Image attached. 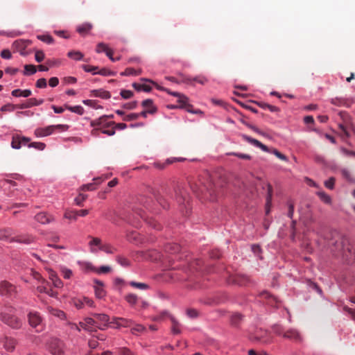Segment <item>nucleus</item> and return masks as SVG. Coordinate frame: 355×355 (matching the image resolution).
Listing matches in <instances>:
<instances>
[{"instance_id":"45","label":"nucleus","mask_w":355,"mask_h":355,"mask_svg":"<svg viewBox=\"0 0 355 355\" xmlns=\"http://www.w3.org/2000/svg\"><path fill=\"white\" fill-rule=\"evenodd\" d=\"M139 73H137V70L132 67L126 68L125 70L121 73V76H138Z\"/></svg>"},{"instance_id":"37","label":"nucleus","mask_w":355,"mask_h":355,"mask_svg":"<svg viewBox=\"0 0 355 355\" xmlns=\"http://www.w3.org/2000/svg\"><path fill=\"white\" fill-rule=\"evenodd\" d=\"M96 283L99 285L100 286H96L95 288V295L98 298H102L105 295V291L102 288L103 283L100 281H96Z\"/></svg>"},{"instance_id":"56","label":"nucleus","mask_w":355,"mask_h":355,"mask_svg":"<svg viewBox=\"0 0 355 355\" xmlns=\"http://www.w3.org/2000/svg\"><path fill=\"white\" fill-rule=\"evenodd\" d=\"M121 97L124 99H128L133 96V92L130 90L122 89L120 92Z\"/></svg>"},{"instance_id":"10","label":"nucleus","mask_w":355,"mask_h":355,"mask_svg":"<svg viewBox=\"0 0 355 355\" xmlns=\"http://www.w3.org/2000/svg\"><path fill=\"white\" fill-rule=\"evenodd\" d=\"M96 52L97 53H101L104 52L106 54V55L112 62H115L116 60H119L120 59L119 58H112V55L113 54V51L111 49H110L106 44H105L103 42H100L96 45Z\"/></svg>"},{"instance_id":"16","label":"nucleus","mask_w":355,"mask_h":355,"mask_svg":"<svg viewBox=\"0 0 355 355\" xmlns=\"http://www.w3.org/2000/svg\"><path fill=\"white\" fill-rule=\"evenodd\" d=\"M29 324L34 328L38 327L41 322L42 318L37 312H30L28 315Z\"/></svg>"},{"instance_id":"9","label":"nucleus","mask_w":355,"mask_h":355,"mask_svg":"<svg viewBox=\"0 0 355 355\" xmlns=\"http://www.w3.org/2000/svg\"><path fill=\"white\" fill-rule=\"evenodd\" d=\"M108 119L107 115H103L98 119H96L95 120H92L90 122V125L92 127H96V128H105L107 127H109L112 125L114 124V122H107V119Z\"/></svg>"},{"instance_id":"27","label":"nucleus","mask_w":355,"mask_h":355,"mask_svg":"<svg viewBox=\"0 0 355 355\" xmlns=\"http://www.w3.org/2000/svg\"><path fill=\"white\" fill-rule=\"evenodd\" d=\"M53 132V127L52 125L47 126L44 128H37L35 131L37 137H46Z\"/></svg>"},{"instance_id":"33","label":"nucleus","mask_w":355,"mask_h":355,"mask_svg":"<svg viewBox=\"0 0 355 355\" xmlns=\"http://www.w3.org/2000/svg\"><path fill=\"white\" fill-rule=\"evenodd\" d=\"M89 245L91 248V252L95 253L97 252V250L94 248V246H98V248L100 249L101 245H102L101 240L97 237L92 238Z\"/></svg>"},{"instance_id":"25","label":"nucleus","mask_w":355,"mask_h":355,"mask_svg":"<svg viewBox=\"0 0 355 355\" xmlns=\"http://www.w3.org/2000/svg\"><path fill=\"white\" fill-rule=\"evenodd\" d=\"M91 96L94 97H99L103 99H108L111 97L110 93L103 89L92 90Z\"/></svg>"},{"instance_id":"1","label":"nucleus","mask_w":355,"mask_h":355,"mask_svg":"<svg viewBox=\"0 0 355 355\" xmlns=\"http://www.w3.org/2000/svg\"><path fill=\"white\" fill-rule=\"evenodd\" d=\"M191 189L197 195L202 194L204 198L214 200L216 198V187L213 183V179L208 172H204L198 180L191 184Z\"/></svg>"},{"instance_id":"35","label":"nucleus","mask_w":355,"mask_h":355,"mask_svg":"<svg viewBox=\"0 0 355 355\" xmlns=\"http://www.w3.org/2000/svg\"><path fill=\"white\" fill-rule=\"evenodd\" d=\"M24 67V74L25 76L33 75L37 71V67L33 64H25Z\"/></svg>"},{"instance_id":"4","label":"nucleus","mask_w":355,"mask_h":355,"mask_svg":"<svg viewBox=\"0 0 355 355\" xmlns=\"http://www.w3.org/2000/svg\"><path fill=\"white\" fill-rule=\"evenodd\" d=\"M16 286L10 282L3 280L0 282V295L1 296L12 298L17 295Z\"/></svg>"},{"instance_id":"28","label":"nucleus","mask_w":355,"mask_h":355,"mask_svg":"<svg viewBox=\"0 0 355 355\" xmlns=\"http://www.w3.org/2000/svg\"><path fill=\"white\" fill-rule=\"evenodd\" d=\"M243 138L246 141L250 142V144H253L254 146L260 148L263 151H265V152H270L268 148L266 145H264L262 143H261L259 141H258V140H257L255 139L251 138V137H250L248 136H246V135H244Z\"/></svg>"},{"instance_id":"41","label":"nucleus","mask_w":355,"mask_h":355,"mask_svg":"<svg viewBox=\"0 0 355 355\" xmlns=\"http://www.w3.org/2000/svg\"><path fill=\"white\" fill-rule=\"evenodd\" d=\"M67 55L75 60H80L83 58V54L81 52L75 51H69Z\"/></svg>"},{"instance_id":"24","label":"nucleus","mask_w":355,"mask_h":355,"mask_svg":"<svg viewBox=\"0 0 355 355\" xmlns=\"http://www.w3.org/2000/svg\"><path fill=\"white\" fill-rule=\"evenodd\" d=\"M3 347L7 351L12 352L14 350L17 344V340L13 338L6 336L3 340Z\"/></svg>"},{"instance_id":"6","label":"nucleus","mask_w":355,"mask_h":355,"mask_svg":"<svg viewBox=\"0 0 355 355\" xmlns=\"http://www.w3.org/2000/svg\"><path fill=\"white\" fill-rule=\"evenodd\" d=\"M254 338L261 343L268 344L272 342V336L268 331L259 329L255 331Z\"/></svg>"},{"instance_id":"51","label":"nucleus","mask_w":355,"mask_h":355,"mask_svg":"<svg viewBox=\"0 0 355 355\" xmlns=\"http://www.w3.org/2000/svg\"><path fill=\"white\" fill-rule=\"evenodd\" d=\"M37 38L40 40L49 44H52L53 42V38L49 35H38Z\"/></svg>"},{"instance_id":"39","label":"nucleus","mask_w":355,"mask_h":355,"mask_svg":"<svg viewBox=\"0 0 355 355\" xmlns=\"http://www.w3.org/2000/svg\"><path fill=\"white\" fill-rule=\"evenodd\" d=\"M132 87L137 91L143 90L146 92H149L152 89V87L148 85H145V84L141 85V84H138L136 83H134L132 84Z\"/></svg>"},{"instance_id":"22","label":"nucleus","mask_w":355,"mask_h":355,"mask_svg":"<svg viewBox=\"0 0 355 355\" xmlns=\"http://www.w3.org/2000/svg\"><path fill=\"white\" fill-rule=\"evenodd\" d=\"M37 290L38 292L46 293L51 297H55L57 295L56 292H54L49 288V283L48 282L47 284L41 283L40 285L37 286Z\"/></svg>"},{"instance_id":"42","label":"nucleus","mask_w":355,"mask_h":355,"mask_svg":"<svg viewBox=\"0 0 355 355\" xmlns=\"http://www.w3.org/2000/svg\"><path fill=\"white\" fill-rule=\"evenodd\" d=\"M166 250L171 253H177L180 250V246L177 243L167 244Z\"/></svg>"},{"instance_id":"26","label":"nucleus","mask_w":355,"mask_h":355,"mask_svg":"<svg viewBox=\"0 0 355 355\" xmlns=\"http://www.w3.org/2000/svg\"><path fill=\"white\" fill-rule=\"evenodd\" d=\"M141 105L148 110V114H153L157 112V107L154 105L153 101L151 99H146L142 101Z\"/></svg>"},{"instance_id":"62","label":"nucleus","mask_w":355,"mask_h":355,"mask_svg":"<svg viewBox=\"0 0 355 355\" xmlns=\"http://www.w3.org/2000/svg\"><path fill=\"white\" fill-rule=\"evenodd\" d=\"M98 74H100V75H102L104 76H114V73L108 69L103 68L101 70L98 71Z\"/></svg>"},{"instance_id":"7","label":"nucleus","mask_w":355,"mask_h":355,"mask_svg":"<svg viewBox=\"0 0 355 355\" xmlns=\"http://www.w3.org/2000/svg\"><path fill=\"white\" fill-rule=\"evenodd\" d=\"M175 199L180 205L189 203L190 197L187 191L182 187H178L175 189Z\"/></svg>"},{"instance_id":"59","label":"nucleus","mask_w":355,"mask_h":355,"mask_svg":"<svg viewBox=\"0 0 355 355\" xmlns=\"http://www.w3.org/2000/svg\"><path fill=\"white\" fill-rule=\"evenodd\" d=\"M60 64V62L55 59H49L46 61V64L49 67V68L59 66Z\"/></svg>"},{"instance_id":"8","label":"nucleus","mask_w":355,"mask_h":355,"mask_svg":"<svg viewBox=\"0 0 355 355\" xmlns=\"http://www.w3.org/2000/svg\"><path fill=\"white\" fill-rule=\"evenodd\" d=\"M31 44V41L28 40H17L12 44V48L15 51L20 53L21 55H26L27 53L25 51L26 48Z\"/></svg>"},{"instance_id":"34","label":"nucleus","mask_w":355,"mask_h":355,"mask_svg":"<svg viewBox=\"0 0 355 355\" xmlns=\"http://www.w3.org/2000/svg\"><path fill=\"white\" fill-rule=\"evenodd\" d=\"M125 300L130 306H135L139 301L138 297L133 293H129L125 296Z\"/></svg>"},{"instance_id":"29","label":"nucleus","mask_w":355,"mask_h":355,"mask_svg":"<svg viewBox=\"0 0 355 355\" xmlns=\"http://www.w3.org/2000/svg\"><path fill=\"white\" fill-rule=\"evenodd\" d=\"M261 297L267 300H268L267 302L271 306L277 305V304L279 302V301L276 297L272 295L267 291H264V292L261 293Z\"/></svg>"},{"instance_id":"14","label":"nucleus","mask_w":355,"mask_h":355,"mask_svg":"<svg viewBox=\"0 0 355 355\" xmlns=\"http://www.w3.org/2000/svg\"><path fill=\"white\" fill-rule=\"evenodd\" d=\"M85 322V325L87 328V331H96V329L103 330V327L100 325H97L98 322L92 318H86L84 320Z\"/></svg>"},{"instance_id":"38","label":"nucleus","mask_w":355,"mask_h":355,"mask_svg":"<svg viewBox=\"0 0 355 355\" xmlns=\"http://www.w3.org/2000/svg\"><path fill=\"white\" fill-rule=\"evenodd\" d=\"M100 250L107 254H113L116 252V249L108 243H102Z\"/></svg>"},{"instance_id":"3","label":"nucleus","mask_w":355,"mask_h":355,"mask_svg":"<svg viewBox=\"0 0 355 355\" xmlns=\"http://www.w3.org/2000/svg\"><path fill=\"white\" fill-rule=\"evenodd\" d=\"M15 308L5 306L0 313V320L12 329H19L22 327L23 322L15 315Z\"/></svg>"},{"instance_id":"32","label":"nucleus","mask_w":355,"mask_h":355,"mask_svg":"<svg viewBox=\"0 0 355 355\" xmlns=\"http://www.w3.org/2000/svg\"><path fill=\"white\" fill-rule=\"evenodd\" d=\"M12 95L15 97H28L31 95V91L30 89L21 90L19 89H17L12 92Z\"/></svg>"},{"instance_id":"63","label":"nucleus","mask_w":355,"mask_h":355,"mask_svg":"<svg viewBox=\"0 0 355 355\" xmlns=\"http://www.w3.org/2000/svg\"><path fill=\"white\" fill-rule=\"evenodd\" d=\"M51 313L52 315L60 318V319H64L65 318V313L61 311V310H58V309H52L51 311Z\"/></svg>"},{"instance_id":"52","label":"nucleus","mask_w":355,"mask_h":355,"mask_svg":"<svg viewBox=\"0 0 355 355\" xmlns=\"http://www.w3.org/2000/svg\"><path fill=\"white\" fill-rule=\"evenodd\" d=\"M45 58L44 53L41 50H36L35 53V59L36 62H41L44 60Z\"/></svg>"},{"instance_id":"12","label":"nucleus","mask_w":355,"mask_h":355,"mask_svg":"<svg viewBox=\"0 0 355 355\" xmlns=\"http://www.w3.org/2000/svg\"><path fill=\"white\" fill-rule=\"evenodd\" d=\"M31 139L19 135L12 136L11 146L15 149H19L21 147V142H30Z\"/></svg>"},{"instance_id":"46","label":"nucleus","mask_w":355,"mask_h":355,"mask_svg":"<svg viewBox=\"0 0 355 355\" xmlns=\"http://www.w3.org/2000/svg\"><path fill=\"white\" fill-rule=\"evenodd\" d=\"M46 145L45 144L42 142H29L28 144V148H34L35 149H37L39 150H42L44 149Z\"/></svg>"},{"instance_id":"5","label":"nucleus","mask_w":355,"mask_h":355,"mask_svg":"<svg viewBox=\"0 0 355 355\" xmlns=\"http://www.w3.org/2000/svg\"><path fill=\"white\" fill-rule=\"evenodd\" d=\"M49 351L53 355H64V343L57 338H52L49 343Z\"/></svg>"},{"instance_id":"17","label":"nucleus","mask_w":355,"mask_h":355,"mask_svg":"<svg viewBox=\"0 0 355 355\" xmlns=\"http://www.w3.org/2000/svg\"><path fill=\"white\" fill-rule=\"evenodd\" d=\"M94 319L98 322L97 325H100L105 329L107 327L109 322V316L103 313H94L93 315Z\"/></svg>"},{"instance_id":"11","label":"nucleus","mask_w":355,"mask_h":355,"mask_svg":"<svg viewBox=\"0 0 355 355\" xmlns=\"http://www.w3.org/2000/svg\"><path fill=\"white\" fill-rule=\"evenodd\" d=\"M249 282V278L243 275H234L229 277V284H236L239 286H245Z\"/></svg>"},{"instance_id":"43","label":"nucleus","mask_w":355,"mask_h":355,"mask_svg":"<svg viewBox=\"0 0 355 355\" xmlns=\"http://www.w3.org/2000/svg\"><path fill=\"white\" fill-rule=\"evenodd\" d=\"M129 284L136 288L140 290H146L148 288V285L144 283L136 282H130Z\"/></svg>"},{"instance_id":"50","label":"nucleus","mask_w":355,"mask_h":355,"mask_svg":"<svg viewBox=\"0 0 355 355\" xmlns=\"http://www.w3.org/2000/svg\"><path fill=\"white\" fill-rule=\"evenodd\" d=\"M82 68L84 69L85 71L86 72H90L92 73V74H98V71L97 69H98V67H95V66H91V65H87V64H83L82 66Z\"/></svg>"},{"instance_id":"23","label":"nucleus","mask_w":355,"mask_h":355,"mask_svg":"<svg viewBox=\"0 0 355 355\" xmlns=\"http://www.w3.org/2000/svg\"><path fill=\"white\" fill-rule=\"evenodd\" d=\"M92 28L93 26L92 24L89 22H85L80 25H78L76 28V31L80 35L85 36L89 33Z\"/></svg>"},{"instance_id":"36","label":"nucleus","mask_w":355,"mask_h":355,"mask_svg":"<svg viewBox=\"0 0 355 355\" xmlns=\"http://www.w3.org/2000/svg\"><path fill=\"white\" fill-rule=\"evenodd\" d=\"M171 323H172V332L174 334H180V324L173 317L171 318Z\"/></svg>"},{"instance_id":"19","label":"nucleus","mask_w":355,"mask_h":355,"mask_svg":"<svg viewBox=\"0 0 355 355\" xmlns=\"http://www.w3.org/2000/svg\"><path fill=\"white\" fill-rule=\"evenodd\" d=\"M35 220L41 224H48L53 220V218L51 216L48 215L45 212H40L35 216Z\"/></svg>"},{"instance_id":"18","label":"nucleus","mask_w":355,"mask_h":355,"mask_svg":"<svg viewBox=\"0 0 355 355\" xmlns=\"http://www.w3.org/2000/svg\"><path fill=\"white\" fill-rule=\"evenodd\" d=\"M13 239V231L11 228H1L0 229V241H8L10 243V239Z\"/></svg>"},{"instance_id":"30","label":"nucleus","mask_w":355,"mask_h":355,"mask_svg":"<svg viewBox=\"0 0 355 355\" xmlns=\"http://www.w3.org/2000/svg\"><path fill=\"white\" fill-rule=\"evenodd\" d=\"M268 187V195L266 198V214H268L270 213V207L271 205V199L272 196V187L270 184H267Z\"/></svg>"},{"instance_id":"44","label":"nucleus","mask_w":355,"mask_h":355,"mask_svg":"<svg viewBox=\"0 0 355 355\" xmlns=\"http://www.w3.org/2000/svg\"><path fill=\"white\" fill-rule=\"evenodd\" d=\"M31 275L35 279H36L37 281H38L40 283H43V284H47V281H46L44 279L42 278V275L33 270H31Z\"/></svg>"},{"instance_id":"15","label":"nucleus","mask_w":355,"mask_h":355,"mask_svg":"<svg viewBox=\"0 0 355 355\" xmlns=\"http://www.w3.org/2000/svg\"><path fill=\"white\" fill-rule=\"evenodd\" d=\"M283 337L295 341L301 340V336L299 331L295 329H289L285 331L283 334Z\"/></svg>"},{"instance_id":"54","label":"nucleus","mask_w":355,"mask_h":355,"mask_svg":"<svg viewBox=\"0 0 355 355\" xmlns=\"http://www.w3.org/2000/svg\"><path fill=\"white\" fill-rule=\"evenodd\" d=\"M145 330V327L141 324H135L131 329V332L133 334L137 335L138 333L142 332Z\"/></svg>"},{"instance_id":"57","label":"nucleus","mask_w":355,"mask_h":355,"mask_svg":"<svg viewBox=\"0 0 355 355\" xmlns=\"http://www.w3.org/2000/svg\"><path fill=\"white\" fill-rule=\"evenodd\" d=\"M194 82H197V83H200V85H203L208 82V79L205 76L200 75V76H198L193 78V83Z\"/></svg>"},{"instance_id":"47","label":"nucleus","mask_w":355,"mask_h":355,"mask_svg":"<svg viewBox=\"0 0 355 355\" xmlns=\"http://www.w3.org/2000/svg\"><path fill=\"white\" fill-rule=\"evenodd\" d=\"M116 353L118 355H135L130 349L127 347H119L117 349Z\"/></svg>"},{"instance_id":"64","label":"nucleus","mask_w":355,"mask_h":355,"mask_svg":"<svg viewBox=\"0 0 355 355\" xmlns=\"http://www.w3.org/2000/svg\"><path fill=\"white\" fill-rule=\"evenodd\" d=\"M272 329L277 335L283 336V334L284 331L283 328L280 325L275 324L272 326Z\"/></svg>"},{"instance_id":"58","label":"nucleus","mask_w":355,"mask_h":355,"mask_svg":"<svg viewBox=\"0 0 355 355\" xmlns=\"http://www.w3.org/2000/svg\"><path fill=\"white\" fill-rule=\"evenodd\" d=\"M259 105L264 109H268L272 112H277L279 110L277 107L267 103H261Z\"/></svg>"},{"instance_id":"49","label":"nucleus","mask_w":355,"mask_h":355,"mask_svg":"<svg viewBox=\"0 0 355 355\" xmlns=\"http://www.w3.org/2000/svg\"><path fill=\"white\" fill-rule=\"evenodd\" d=\"M116 260L121 266L123 267H128L130 266V261L123 256H117Z\"/></svg>"},{"instance_id":"21","label":"nucleus","mask_w":355,"mask_h":355,"mask_svg":"<svg viewBox=\"0 0 355 355\" xmlns=\"http://www.w3.org/2000/svg\"><path fill=\"white\" fill-rule=\"evenodd\" d=\"M112 323L116 324L118 327H131L134 322L132 320L123 318H114Z\"/></svg>"},{"instance_id":"20","label":"nucleus","mask_w":355,"mask_h":355,"mask_svg":"<svg viewBox=\"0 0 355 355\" xmlns=\"http://www.w3.org/2000/svg\"><path fill=\"white\" fill-rule=\"evenodd\" d=\"M243 315L239 313H234L230 316V324L232 327L239 328L243 320Z\"/></svg>"},{"instance_id":"60","label":"nucleus","mask_w":355,"mask_h":355,"mask_svg":"<svg viewBox=\"0 0 355 355\" xmlns=\"http://www.w3.org/2000/svg\"><path fill=\"white\" fill-rule=\"evenodd\" d=\"M139 117V114L137 113H131L128 115H125L123 118V120L125 121H131L138 119Z\"/></svg>"},{"instance_id":"48","label":"nucleus","mask_w":355,"mask_h":355,"mask_svg":"<svg viewBox=\"0 0 355 355\" xmlns=\"http://www.w3.org/2000/svg\"><path fill=\"white\" fill-rule=\"evenodd\" d=\"M188 102V98L183 94L180 96V97L178 99V103L180 104L179 107L180 108H184L186 105H187L189 104Z\"/></svg>"},{"instance_id":"55","label":"nucleus","mask_w":355,"mask_h":355,"mask_svg":"<svg viewBox=\"0 0 355 355\" xmlns=\"http://www.w3.org/2000/svg\"><path fill=\"white\" fill-rule=\"evenodd\" d=\"M64 218L68 219H73L76 220L78 217V212L76 211H67L64 213Z\"/></svg>"},{"instance_id":"40","label":"nucleus","mask_w":355,"mask_h":355,"mask_svg":"<svg viewBox=\"0 0 355 355\" xmlns=\"http://www.w3.org/2000/svg\"><path fill=\"white\" fill-rule=\"evenodd\" d=\"M318 196L320 198V199L324 203L328 204V205L331 203V198L330 196H329L324 191L318 192Z\"/></svg>"},{"instance_id":"13","label":"nucleus","mask_w":355,"mask_h":355,"mask_svg":"<svg viewBox=\"0 0 355 355\" xmlns=\"http://www.w3.org/2000/svg\"><path fill=\"white\" fill-rule=\"evenodd\" d=\"M34 241V237L29 234L18 235L10 239V243L17 242L24 244H30Z\"/></svg>"},{"instance_id":"31","label":"nucleus","mask_w":355,"mask_h":355,"mask_svg":"<svg viewBox=\"0 0 355 355\" xmlns=\"http://www.w3.org/2000/svg\"><path fill=\"white\" fill-rule=\"evenodd\" d=\"M86 267L87 269L95 271L97 273H107L111 270L110 267L103 266L100 267L98 269L95 268L91 263H87Z\"/></svg>"},{"instance_id":"61","label":"nucleus","mask_w":355,"mask_h":355,"mask_svg":"<svg viewBox=\"0 0 355 355\" xmlns=\"http://www.w3.org/2000/svg\"><path fill=\"white\" fill-rule=\"evenodd\" d=\"M335 178L331 177L329 180L324 182V186L329 189H333L334 188L335 184Z\"/></svg>"},{"instance_id":"53","label":"nucleus","mask_w":355,"mask_h":355,"mask_svg":"<svg viewBox=\"0 0 355 355\" xmlns=\"http://www.w3.org/2000/svg\"><path fill=\"white\" fill-rule=\"evenodd\" d=\"M227 155H234V156H236V157H237L240 159H248V160L251 159V156L248 154L232 152V153H227Z\"/></svg>"},{"instance_id":"2","label":"nucleus","mask_w":355,"mask_h":355,"mask_svg":"<svg viewBox=\"0 0 355 355\" xmlns=\"http://www.w3.org/2000/svg\"><path fill=\"white\" fill-rule=\"evenodd\" d=\"M332 245L334 246L331 250L336 256H341L348 263L354 261V252L349 239L345 236H338L335 242H332Z\"/></svg>"}]
</instances>
